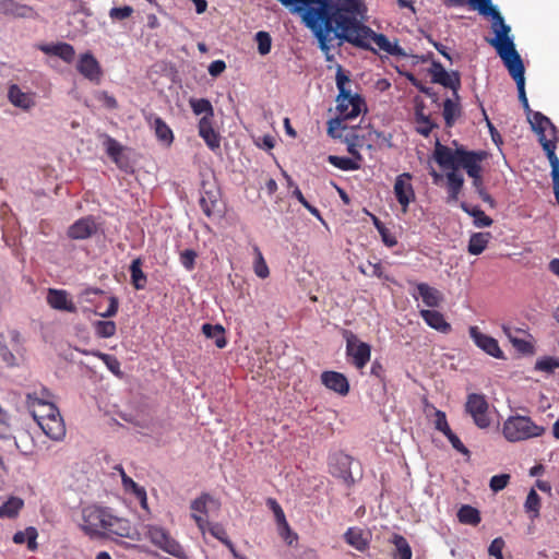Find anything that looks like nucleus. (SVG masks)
<instances>
[{
    "label": "nucleus",
    "mask_w": 559,
    "mask_h": 559,
    "mask_svg": "<svg viewBox=\"0 0 559 559\" xmlns=\"http://www.w3.org/2000/svg\"><path fill=\"white\" fill-rule=\"evenodd\" d=\"M461 209L474 217V224L476 227H489L493 223V221L478 206H469L467 203L462 202Z\"/></svg>",
    "instance_id": "37"
},
{
    "label": "nucleus",
    "mask_w": 559,
    "mask_h": 559,
    "mask_svg": "<svg viewBox=\"0 0 559 559\" xmlns=\"http://www.w3.org/2000/svg\"><path fill=\"white\" fill-rule=\"evenodd\" d=\"M344 539L358 551H365L369 547V539L360 528L349 527L344 534Z\"/></svg>",
    "instance_id": "33"
},
{
    "label": "nucleus",
    "mask_w": 559,
    "mask_h": 559,
    "mask_svg": "<svg viewBox=\"0 0 559 559\" xmlns=\"http://www.w3.org/2000/svg\"><path fill=\"white\" fill-rule=\"evenodd\" d=\"M254 261H253V271L255 275L260 278H266L270 275L269 266L265 262V259L258 246H253Z\"/></svg>",
    "instance_id": "46"
},
{
    "label": "nucleus",
    "mask_w": 559,
    "mask_h": 559,
    "mask_svg": "<svg viewBox=\"0 0 559 559\" xmlns=\"http://www.w3.org/2000/svg\"><path fill=\"white\" fill-rule=\"evenodd\" d=\"M419 313L430 328L441 333H449L451 331V324L445 321L444 316L441 312L437 310L423 309Z\"/></svg>",
    "instance_id": "30"
},
{
    "label": "nucleus",
    "mask_w": 559,
    "mask_h": 559,
    "mask_svg": "<svg viewBox=\"0 0 559 559\" xmlns=\"http://www.w3.org/2000/svg\"><path fill=\"white\" fill-rule=\"evenodd\" d=\"M143 261L141 258L134 259L129 267L131 284L136 290L144 289L147 283V276L142 271Z\"/></svg>",
    "instance_id": "34"
},
{
    "label": "nucleus",
    "mask_w": 559,
    "mask_h": 559,
    "mask_svg": "<svg viewBox=\"0 0 559 559\" xmlns=\"http://www.w3.org/2000/svg\"><path fill=\"white\" fill-rule=\"evenodd\" d=\"M321 382L329 390L345 396L349 392V382L345 374L337 371H323L321 373Z\"/></svg>",
    "instance_id": "20"
},
{
    "label": "nucleus",
    "mask_w": 559,
    "mask_h": 559,
    "mask_svg": "<svg viewBox=\"0 0 559 559\" xmlns=\"http://www.w3.org/2000/svg\"><path fill=\"white\" fill-rule=\"evenodd\" d=\"M496 51L503 61L511 78L515 81L519 100L523 106L532 130L537 134L538 142L547 154V150L556 151L559 141V131L551 120L540 111H533L530 107L525 92V68L520 53L515 49L513 39L504 43L495 40Z\"/></svg>",
    "instance_id": "2"
},
{
    "label": "nucleus",
    "mask_w": 559,
    "mask_h": 559,
    "mask_svg": "<svg viewBox=\"0 0 559 559\" xmlns=\"http://www.w3.org/2000/svg\"><path fill=\"white\" fill-rule=\"evenodd\" d=\"M258 44V51L260 55L265 56L271 51L272 38L267 32L260 31L255 34Z\"/></svg>",
    "instance_id": "52"
},
{
    "label": "nucleus",
    "mask_w": 559,
    "mask_h": 559,
    "mask_svg": "<svg viewBox=\"0 0 559 559\" xmlns=\"http://www.w3.org/2000/svg\"><path fill=\"white\" fill-rule=\"evenodd\" d=\"M47 304L56 310L76 313L78 308L72 300L69 299V294L63 289L49 288L47 293Z\"/></svg>",
    "instance_id": "21"
},
{
    "label": "nucleus",
    "mask_w": 559,
    "mask_h": 559,
    "mask_svg": "<svg viewBox=\"0 0 559 559\" xmlns=\"http://www.w3.org/2000/svg\"><path fill=\"white\" fill-rule=\"evenodd\" d=\"M415 121L417 123V132L424 136H429L435 128L438 127L429 115L425 114V102L420 97H415Z\"/></svg>",
    "instance_id": "22"
},
{
    "label": "nucleus",
    "mask_w": 559,
    "mask_h": 559,
    "mask_svg": "<svg viewBox=\"0 0 559 559\" xmlns=\"http://www.w3.org/2000/svg\"><path fill=\"white\" fill-rule=\"evenodd\" d=\"M546 428L536 424L530 416L511 415L502 424L501 433L511 443L522 442L542 437Z\"/></svg>",
    "instance_id": "4"
},
{
    "label": "nucleus",
    "mask_w": 559,
    "mask_h": 559,
    "mask_svg": "<svg viewBox=\"0 0 559 559\" xmlns=\"http://www.w3.org/2000/svg\"><path fill=\"white\" fill-rule=\"evenodd\" d=\"M328 162L334 167L342 170H357L360 168V164L357 160L349 157L329 155Z\"/></svg>",
    "instance_id": "47"
},
{
    "label": "nucleus",
    "mask_w": 559,
    "mask_h": 559,
    "mask_svg": "<svg viewBox=\"0 0 559 559\" xmlns=\"http://www.w3.org/2000/svg\"><path fill=\"white\" fill-rule=\"evenodd\" d=\"M110 510L105 507L92 504L82 509V531L90 537H103L110 520Z\"/></svg>",
    "instance_id": "6"
},
{
    "label": "nucleus",
    "mask_w": 559,
    "mask_h": 559,
    "mask_svg": "<svg viewBox=\"0 0 559 559\" xmlns=\"http://www.w3.org/2000/svg\"><path fill=\"white\" fill-rule=\"evenodd\" d=\"M38 534L35 527L29 526L25 531H19L13 535V542L15 544L22 545L27 543V548L29 550H35L37 548V538Z\"/></svg>",
    "instance_id": "40"
},
{
    "label": "nucleus",
    "mask_w": 559,
    "mask_h": 559,
    "mask_svg": "<svg viewBox=\"0 0 559 559\" xmlns=\"http://www.w3.org/2000/svg\"><path fill=\"white\" fill-rule=\"evenodd\" d=\"M391 543L395 546L394 559H412V548L404 536L393 534Z\"/></svg>",
    "instance_id": "38"
},
{
    "label": "nucleus",
    "mask_w": 559,
    "mask_h": 559,
    "mask_svg": "<svg viewBox=\"0 0 559 559\" xmlns=\"http://www.w3.org/2000/svg\"><path fill=\"white\" fill-rule=\"evenodd\" d=\"M464 179L463 176L456 171H449L447 174V190H448V203L456 202L459 194L463 188Z\"/></svg>",
    "instance_id": "32"
},
{
    "label": "nucleus",
    "mask_w": 559,
    "mask_h": 559,
    "mask_svg": "<svg viewBox=\"0 0 559 559\" xmlns=\"http://www.w3.org/2000/svg\"><path fill=\"white\" fill-rule=\"evenodd\" d=\"M210 502H215V500L211 497V495L203 492L198 498L191 501L190 509H191V518L194 520L198 528L202 534L205 533L206 525L209 522L202 516L206 515L207 504Z\"/></svg>",
    "instance_id": "15"
},
{
    "label": "nucleus",
    "mask_w": 559,
    "mask_h": 559,
    "mask_svg": "<svg viewBox=\"0 0 559 559\" xmlns=\"http://www.w3.org/2000/svg\"><path fill=\"white\" fill-rule=\"evenodd\" d=\"M510 478L509 474L495 475L490 478L489 487L493 492L501 491L508 486Z\"/></svg>",
    "instance_id": "56"
},
{
    "label": "nucleus",
    "mask_w": 559,
    "mask_h": 559,
    "mask_svg": "<svg viewBox=\"0 0 559 559\" xmlns=\"http://www.w3.org/2000/svg\"><path fill=\"white\" fill-rule=\"evenodd\" d=\"M359 271L367 276H376L384 281L393 282L389 275L384 274L383 266L380 262H368L367 267L360 265Z\"/></svg>",
    "instance_id": "51"
},
{
    "label": "nucleus",
    "mask_w": 559,
    "mask_h": 559,
    "mask_svg": "<svg viewBox=\"0 0 559 559\" xmlns=\"http://www.w3.org/2000/svg\"><path fill=\"white\" fill-rule=\"evenodd\" d=\"M433 426L438 431L442 432L443 435L451 429L448 424L447 415L444 412L440 409H435Z\"/></svg>",
    "instance_id": "58"
},
{
    "label": "nucleus",
    "mask_w": 559,
    "mask_h": 559,
    "mask_svg": "<svg viewBox=\"0 0 559 559\" xmlns=\"http://www.w3.org/2000/svg\"><path fill=\"white\" fill-rule=\"evenodd\" d=\"M97 231V226L92 217L78 219L68 229V236L71 239H87Z\"/></svg>",
    "instance_id": "24"
},
{
    "label": "nucleus",
    "mask_w": 559,
    "mask_h": 559,
    "mask_svg": "<svg viewBox=\"0 0 559 559\" xmlns=\"http://www.w3.org/2000/svg\"><path fill=\"white\" fill-rule=\"evenodd\" d=\"M51 396L46 388H41L39 392L26 394V407L37 424L59 411L51 402Z\"/></svg>",
    "instance_id": "9"
},
{
    "label": "nucleus",
    "mask_w": 559,
    "mask_h": 559,
    "mask_svg": "<svg viewBox=\"0 0 559 559\" xmlns=\"http://www.w3.org/2000/svg\"><path fill=\"white\" fill-rule=\"evenodd\" d=\"M451 445L463 455L469 456V450L463 444L460 438L450 429L444 433Z\"/></svg>",
    "instance_id": "61"
},
{
    "label": "nucleus",
    "mask_w": 559,
    "mask_h": 559,
    "mask_svg": "<svg viewBox=\"0 0 559 559\" xmlns=\"http://www.w3.org/2000/svg\"><path fill=\"white\" fill-rule=\"evenodd\" d=\"M209 532L213 537L218 539L226 547H231V540L227 535L225 527L221 523H210L206 525L205 532Z\"/></svg>",
    "instance_id": "49"
},
{
    "label": "nucleus",
    "mask_w": 559,
    "mask_h": 559,
    "mask_svg": "<svg viewBox=\"0 0 559 559\" xmlns=\"http://www.w3.org/2000/svg\"><path fill=\"white\" fill-rule=\"evenodd\" d=\"M37 425L51 440L60 441L66 436V425L59 411L51 414L49 417L45 418Z\"/></svg>",
    "instance_id": "17"
},
{
    "label": "nucleus",
    "mask_w": 559,
    "mask_h": 559,
    "mask_svg": "<svg viewBox=\"0 0 559 559\" xmlns=\"http://www.w3.org/2000/svg\"><path fill=\"white\" fill-rule=\"evenodd\" d=\"M359 19L360 17L356 19L354 22L334 35V37L340 40L338 46L346 41L356 47L368 49L373 43L379 47V49L390 55H396L400 52L397 45H393L385 35L374 33Z\"/></svg>",
    "instance_id": "3"
},
{
    "label": "nucleus",
    "mask_w": 559,
    "mask_h": 559,
    "mask_svg": "<svg viewBox=\"0 0 559 559\" xmlns=\"http://www.w3.org/2000/svg\"><path fill=\"white\" fill-rule=\"evenodd\" d=\"M547 158L551 167V177L554 183L555 198L559 204V158L556 155V151L547 150Z\"/></svg>",
    "instance_id": "44"
},
{
    "label": "nucleus",
    "mask_w": 559,
    "mask_h": 559,
    "mask_svg": "<svg viewBox=\"0 0 559 559\" xmlns=\"http://www.w3.org/2000/svg\"><path fill=\"white\" fill-rule=\"evenodd\" d=\"M0 358L8 367L17 366V360H16L15 355L9 349L8 345L1 341H0Z\"/></svg>",
    "instance_id": "59"
},
{
    "label": "nucleus",
    "mask_w": 559,
    "mask_h": 559,
    "mask_svg": "<svg viewBox=\"0 0 559 559\" xmlns=\"http://www.w3.org/2000/svg\"><path fill=\"white\" fill-rule=\"evenodd\" d=\"M504 546H506V543L502 539V537H497L490 543V545L488 547V552L490 556L495 557L496 559H504L503 554H502Z\"/></svg>",
    "instance_id": "63"
},
{
    "label": "nucleus",
    "mask_w": 559,
    "mask_h": 559,
    "mask_svg": "<svg viewBox=\"0 0 559 559\" xmlns=\"http://www.w3.org/2000/svg\"><path fill=\"white\" fill-rule=\"evenodd\" d=\"M559 368V358L554 356H545L535 362V370L554 373Z\"/></svg>",
    "instance_id": "50"
},
{
    "label": "nucleus",
    "mask_w": 559,
    "mask_h": 559,
    "mask_svg": "<svg viewBox=\"0 0 559 559\" xmlns=\"http://www.w3.org/2000/svg\"><path fill=\"white\" fill-rule=\"evenodd\" d=\"M189 105L194 115H204L203 117H210V119L214 118V108L209 99L190 98Z\"/></svg>",
    "instance_id": "41"
},
{
    "label": "nucleus",
    "mask_w": 559,
    "mask_h": 559,
    "mask_svg": "<svg viewBox=\"0 0 559 559\" xmlns=\"http://www.w3.org/2000/svg\"><path fill=\"white\" fill-rule=\"evenodd\" d=\"M0 14L13 17H33L35 12L31 7L20 4L14 0H1Z\"/></svg>",
    "instance_id": "28"
},
{
    "label": "nucleus",
    "mask_w": 559,
    "mask_h": 559,
    "mask_svg": "<svg viewBox=\"0 0 559 559\" xmlns=\"http://www.w3.org/2000/svg\"><path fill=\"white\" fill-rule=\"evenodd\" d=\"M491 238L490 233H475L471 236L467 251L473 255H478L484 252L487 248L489 240Z\"/></svg>",
    "instance_id": "36"
},
{
    "label": "nucleus",
    "mask_w": 559,
    "mask_h": 559,
    "mask_svg": "<svg viewBox=\"0 0 559 559\" xmlns=\"http://www.w3.org/2000/svg\"><path fill=\"white\" fill-rule=\"evenodd\" d=\"M467 0H445V4L449 7H463ZM468 2L473 5V8L477 9L480 14L485 16H490L492 20L491 28L496 36L491 39H488V43L496 48L495 40H499L500 43H504L510 40V32L511 27L506 24L503 16L500 12L491 4V0H468Z\"/></svg>",
    "instance_id": "5"
},
{
    "label": "nucleus",
    "mask_w": 559,
    "mask_h": 559,
    "mask_svg": "<svg viewBox=\"0 0 559 559\" xmlns=\"http://www.w3.org/2000/svg\"><path fill=\"white\" fill-rule=\"evenodd\" d=\"M540 506V497L535 489H531L524 503V510L532 521L539 516Z\"/></svg>",
    "instance_id": "43"
},
{
    "label": "nucleus",
    "mask_w": 559,
    "mask_h": 559,
    "mask_svg": "<svg viewBox=\"0 0 559 559\" xmlns=\"http://www.w3.org/2000/svg\"><path fill=\"white\" fill-rule=\"evenodd\" d=\"M293 12L300 13L302 22L318 38L320 49L330 55V34L336 35L342 28L358 17H362L366 8L361 0H299L296 1Z\"/></svg>",
    "instance_id": "1"
},
{
    "label": "nucleus",
    "mask_w": 559,
    "mask_h": 559,
    "mask_svg": "<svg viewBox=\"0 0 559 559\" xmlns=\"http://www.w3.org/2000/svg\"><path fill=\"white\" fill-rule=\"evenodd\" d=\"M106 533H104L103 537H124L132 538V526L130 521L123 518H118L114 514H110V520L106 526Z\"/></svg>",
    "instance_id": "23"
},
{
    "label": "nucleus",
    "mask_w": 559,
    "mask_h": 559,
    "mask_svg": "<svg viewBox=\"0 0 559 559\" xmlns=\"http://www.w3.org/2000/svg\"><path fill=\"white\" fill-rule=\"evenodd\" d=\"M76 70L92 82H99L103 74L99 62L91 52H85L80 56Z\"/></svg>",
    "instance_id": "16"
},
{
    "label": "nucleus",
    "mask_w": 559,
    "mask_h": 559,
    "mask_svg": "<svg viewBox=\"0 0 559 559\" xmlns=\"http://www.w3.org/2000/svg\"><path fill=\"white\" fill-rule=\"evenodd\" d=\"M486 154L481 151H466L463 148L457 163V169L463 168L469 177H477L481 173L480 162L485 158Z\"/></svg>",
    "instance_id": "19"
},
{
    "label": "nucleus",
    "mask_w": 559,
    "mask_h": 559,
    "mask_svg": "<svg viewBox=\"0 0 559 559\" xmlns=\"http://www.w3.org/2000/svg\"><path fill=\"white\" fill-rule=\"evenodd\" d=\"M457 519L462 524H468L473 526L478 525L481 521L479 511L468 504H464L459 509Z\"/></svg>",
    "instance_id": "39"
},
{
    "label": "nucleus",
    "mask_w": 559,
    "mask_h": 559,
    "mask_svg": "<svg viewBox=\"0 0 559 559\" xmlns=\"http://www.w3.org/2000/svg\"><path fill=\"white\" fill-rule=\"evenodd\" d=\"M443 118L447 127H452L456 118L461 115L460 105L450 98L443 102Z\"/></svg>",
    "instance_id": "45"
},
{
    "label": "nucleus",
    "mask_w": 559,
    "mask_h": 559,
    "mask_svg": "<svg viewBox=\"0 0 559 559\" xmlns=\"http://www.w3.org/2000/svg\"><path fill=\"white\" fill-rule=\"evenodd\" d=\"M335 81H336L338 94H342V96H345V93L350 92L349 90L346 88V84H348L350 82V79H349L348 74L345 73V71L341 64H337V67H336Z\"/></svg>",
    "instance_id": "55"
},
{
    "label": "nucleus",
    "mask_w": 559,
    "mask_h": 559,
    "mask_svg": "<svg viewBox=\"0 0 559 559\" xmlns=\"http://www.w3.org/2000/svg\"><path fill=\"white\" fill-rule=\"evenodd\" d=\"M145 537L160 550L178 559H187L185 548L175 539L171 534L163 526L155 524L145 525Z\"/></svg>",
    "instance_id": "7"
},
{
    "label": "nucleus",
    "mask_w": 559,
    "mask_h": 559,
    "mask_svg": "<svg viewBox=\"0 0 559 559\" xmlns=\"http://www.w3.org/2000/svg\"><path fill=\"white\" fill-rule=\"evenodd\" d=\"M417 294H413L415 299L419 297L424 304L429 308H437L443 301V295L440 290L429 286L427 283L416 284Z\"/></svg>",
    "instance_id": "26"
},
{
    "label": "nucleus",
    "mask_w": 559,
    "mask_h": 559,
    "mask_svg": "<svg viewBox=\"0 0 559 559\" xmlns=\"http://www.w3.org/2000/svg\"><path fill=\"white\" fill-rule=\"evenodd\" d=\"M411 181L412 175L403 173L396 177L394 182V194L403 212H406L408 205L415 200V191Z\"/></svg>",
    "instance_id": "12"
},
{
    "label": "nucleus",
    "mask_w": 559,
    "mask_h": 559,
    "mask_svg": "<svg viewBox=\"0 0 559 559\" xmlns=\"http://www.w3.org/2000/svg\"><path fill=\"white\" fill-rule=\"evenodd\" d=\"M146 120L154 129L157 140L167 146L171 145L174 142V133L169 126L160 117L154 115L147 117Z\"/></svg>",
    "instance_id": "29"
},
{
    "label": "nucleus",
    "mask_w": 559,
    "mask_h": 559,
    "mask_svg": "<svg viewBox=\"0 0 559 559\" xmlns=\"http://www.w3.org/2000/svg\"><path fill=\"white\" fill-rule=\"evenodd\" d=\"M199 135L204 140L209 148L212 151L219 148L221 138L213 128V119L202 117L198 123Z\"/></svg>",
    "instance_id": "25"
},
{
    "label": "nucleus",
    "mask_w": 559,
    "mask_h": 559,
    "mask_svg": "<svg viewBox=\"0 0 559 559\" xmlns=\"http://www.w3.org/2000/svg\"><path fill=\"white\" fill-rule=\"evenodd\" d=\"M462 151L463 147L452 150L449 146L438 143L435 150V159L441 168L456 171Z\"/></svg>",
    "instance_id": "14"
},
{
    "label": "nucleus",
    "mask_w": 559,
    "mask_h": 559,
    "mask_svg": "<svg viewBox=\"0 0 559 559\" xmlns=\"http://www.w3.org/2000/svg\"><path fill=\"white\" fill-rule=\"evenodd\" d=\"M468 333L475 345L483 349L486 354L498 359L504 358L503 352L501 350L496 338L484 334L476 325L471 326Z\"/></svg>",
    "instance_id": "13"
},
{
    "label": "nucleus",
    "mask_w": 559,
    "mask_h": 559,
    "mask_svg": "<svg viewBox=\"0 0 559 559\" xmlns=\"http://www.w3.org/2000/svg\"><path fill=\"white\" fill-rule=\"evenodd\" d=\"M133 12V9L129 5L120 7V8H111L109 11V16L112 20H124L128 19Z\"/></svg>",
    "instance_id": "64"
},
{
    "label": "nucleus",
    "mask_w": 559,
    "mask_h": 559,
    "mask_svg": "<svg viewBox=\"0 0 559 559\" xmlns=\"http://www.w3.org/2000/svg\"><path fill=\"white\" fill-rule=\"evenodd\" d=\"M202 332L207 338L214 340L218 348H224L227 345L225 330L221 324L204 323L202 325Z\"/></svg>",
    "instance_id": "35"
},
{
    "label": "nucleus",
    "mask_w": 559,
    "mask_h": 559,
    "mask_svg": "<svg viewBox=\"0 0 559 559\" xmlns=\"http://www.w3.org/2000/svg\"><path fill=\"white\" fill-rule=\"evenodd\" d=\"M348 145L347 151L348 153L354 157L353 159L357 160L358 163L362 159L361 155L359 154L358 148L362 147V139L356 134L353 133L350 139H348Z\"/></svg>",
    "instance_id": "54"
},
{
    "label": "nucleus",
    "mask_w": 559,
    "mask_h": 559,
    "mask_svg": "<svg viewBox=\"0 0 559 559\" xmlns=\"http://www.w3.org/2000/svg\"><path fill=\"white\" fill-rule=\"evenodd\" d=\"M96 334L99 337H111L116 334L117 326L114 321H97L95 324Z\"/></svg>",
    "instance_id": "53"
},
{
    "label": "nucleus",
    "mask_w": 559,
    "mask_h": 559,
    "mask_svg": "<svg viewBox=\"0 0 559 559\" xmlns=\"http://www.w3.org/2000/svg\"><path fill=\"white\" fill-rule=\"evenodd\" d=\"M195 259L197 252L192 249H186L180 253V263L188 271L194 269Z\"/></svg>",
    "instance_id": "60"
},
{
    "label": "nucleus",
    "mask_w": 559,
    "mask_h": 559,
    "mask_svg": "<svg viewBox=\"0 0 559 559\" xmlns=\"http://www.w3.org/2000/svg\"><path fill=\"white\" fill-rule=\"evenodd\" d=\"M9 100L15 106L24 110H28L35 106L34 96L29 93H24L16 84L9 87Z\"/></svg>",
    "instance_id": "31"
},
{
    "label": "nucleus",
    "mask_w": 559,
    "mask_h": 559,
    "mask_svg": "<svg viewBox=\"0 0 559 559\" xmlns=\"http://www.w3.org/2000/svg\"><path fill=\"white\" fill-rule=\"evenodd\" d=\"M106 152L112 158V160L118 162V158L122 152V147L118 141L108 136L106 140Z\"/></svg>",
    "instance_id": "62"
},
{
    "label": "nucleus",
    "mask_w": 559,
    "mask_h": 559,
    "mask_svg": "<svg viewBox=\"0 0 559 559\" xmlns=\"http://www.w3.org/2000/svg\"><path fill=\"white\" fill-rule=\"evenodd\" d=\"M343 337L346 341V356L350 364L358 370H362L371 358V346L358 338L349 330H343Z\"/></svg>",
    "instance_id": "10"
},
{
    "label": "nucleus",
    "mask_w": 559,
    "mask_h": 559,
    "mask_svg": "<svg viewBox=\"0 0 559 559\" xmlns=\"http://www.w3.org/2000/svg\"><path fill=\"white\" fill-rule=\"evenodd\" d=\"M374 225L380 233L382 241L385 246L392 248L397 243L395 236L392 235L390 230L385 228L377 218L374 219Z\"/></svg>",
    "instance_id": "57"
},
{
    "label": "nucleus",
    "mask_w": 559,
    "mask_h": 559,
    "mask_svg": "<svg viewBox=\"0 0 559 559\" xmlns=\"http://www.w3.org/2000/svg\"><path fill=\"white\" fill-rule=\"evenodd\" d=\"M432 68V81L444 87L451 88L454 95L457 96V91L461 87V78L459 72L454 71L449 73L440 63L437 62H433Z\"/></svg>",
    "instance_id": "18"
},
{
    "label": "nucleus",
    "mask_w": 559,
    "mask_h": 559,
    "mask_svg": "<svg viewBox=\"0 0 559 559\" xmlns=\"http://www.w3.org/2000/svg\"><path fill=\"white\" fill-rule=\"evenodd\" d=\"M24 502L21 498L11 497L0 506L1 518H15L23 508Z\"/></svg>",
    "instance_id": "42"
},
{
    "label": "nucleus",
    "mask_w": 559,
    "mask_h": 559,
    "mask_svg": "<svg viewBox=\"0 0 559 559\" xmlns=\"http://www.w3.org/2000/svg\"><path fill=\"white\" fill-rule=\"evenodd\" d=\"M338 118L329 122V134L334 135V124L341 126L343 120L353 119L359 116L366 106L365 99L359 94L345 93V96L338 94L336 97Z\"/></svg>",
    "instance_id": "8"
},
{
    "label": "nucleus",
    "mask_w": 559,
    "mask_h": 559,
    "mask_svg": "<svg viewBox=\"0 0 559 559\" xmlns=\"http://www.w3.org/2000/svg\"><path fill=\"white\" fill-rule=\"evenodd\" d=\"M95 357L99 358L106 367L117 377H122V372L120 369V361L114 355L102 353V352H93Z\"/></svg>",
    "instance_id": "48"
},
{
    "label": "nucleus",
    "mask_w": 559,
    "mask_h": 559,
    "mask_svg": "<svg viewBox=\"0 0 559 559\" xmlns=\"http://www.w3.org/2000/svg\"><path fill=\"white\" fill-rule=\"evenodd\" d=\"M465 412L471 415L474 424L479 429H487L491 425L489 403L485 395L478 393L468 394L465 403Z\"/></svg>",
    "instance_id": "11"
},
{
    "label": "nucleus",
    "mask_w": 559,
    "mask_h": 559,
    "mask_svg": "<svg viewBox=\"0 0 559 559\" xmlns=\"http://www.w3.org/2000/svg\"><path fill=\"white\" fill-rule=\"evenodd\" d=\"M39 49L46 55L59 57L67 63H71L75 57V50L73 46L68 43L41 45Z\"/></svg>",
    "instance_id": "27"
}]
</instances>
